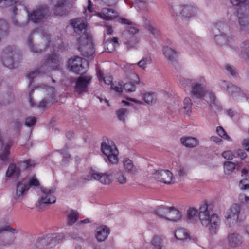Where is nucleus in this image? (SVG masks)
<instances>
[{"label": "nucleus", "instance_id": "412c9836", "mask_svg": "<svg viewBox=\"0 0 249 249\" xmlns=\"http://www.w3.org/2000/svg\"><path fill=\"white\" fill-rule=\"evenodd\" d=\"M29 189V187H28L27 184V179L24 178L22 181L18 182L16 191L15 199H18L21 196L26 193Z\"/></svg>", "mask_w": 249, "mask_h": 249}, {"label": "nucleus", "instance_id": "f8f14e48", "mask_svg": "<svg viewBox=\"0 0 249 249\" xmlns=\"http://www.w3.org/2000/svg\"><path fill=\"white\" fill-rule=\"evenodd\" d=\"M173 12L177 15L181 14L183 16L189 18L195 14V8L191 5H180L177 3L171 6Z\"/></svg>", "mask_w": 249, "mask_h": 249}, {"label": "nucleus", "instance_id": "7c9ffc66", "mask_svg": "<svg viewBox=\"0 0 249 249\" xmlns=\"http://www.w3.org/2000/svg\"><path fill=\"white\" fill-rule=\"evenodd\" d=\"M123 166L125 171L130 174H135L137 172V168L134 165L132 161L128 158L124 159Z\"/></svg>", "mask_w": 249, "mask_h": 249}, {"label": "nucleus", "instance_id": "bb28decb", "mask_svg": "<svg viewBox=\"0 0 249 249\" xmlns=\"http://www.w3.org/2000/svg\"><path fill=\"white\" fill-rule=\"evenodd\" d=\"M228 238L230 245L232 247L240 246L243 242L242 237L236 233L230 234Z\"/></svg>", "mask_w": 249, "mask_h": 249}, {"label": "nucleus", "instance_id": "680f3d73", "mask_svg": "<svg viewBox=\"0 0 249 249\" xmlns=\"http://www.w3.org/2000/svg\"><path fill=\"white\" fill-rule=\"evenodd\" d=\"M225 69L227 71V73L229 75H231L232 76H235L236 74V72L235 70L232 68L231 66L229 65H227L225 66Z\"/></svg>", "mask_w": 249, "mask_h": 249}, {"label": "nucleus", "instance_id": "052dcab7", "mask_svg": "<svg viewBox=\"0 0 249 249\" xmlns=\"http://www.w3.org/2000/svg\"><path fill=\"white\" fill-rule=\"evenodd\" d=\"M239 157L241 159H244L247 157V154L244 150L238 149L235 151V158Z\"/></svg>", "mask_w": 249, "mask_h": 249}, {"label": "nucleus", "instance_id": "4468645a", "mask_svg": "<svg viewBox=\"0 0 249 249\" xmlns=\"http://www.w3.org/2000/svg\"><path fill=\"white\" fill-rule=\"evenodd\" d=\"M15 49L13 47H6L1 54V61L3 65L9 69L14 68L13 57L15 54Z\"/></svg>", "mask_w": 249, "mask_h": 249}, {"label": "nucleus", "instance_id": "aec40b11", "mask_svg": "<svg viewBox=\"0 0 249 249\" xmlns=\"http://www.w3.org/2000/svg\"><path fill=\"white\" fill-rule=\"evenodd\" d=\"M110 233L109 229L105 225L97 227L95 230V237L98 242L104 241Z\"/></svg>", "mask_w": 249, "mask_h": 249}, {"label": "nucleus", "instance_id": "3c124183", "mask_svg": "<svg viewBox=\"0 0 249 249\" xmlns=\"http://www.w3.org/2000/svg\"><path fill=\"white\" fill-rule=\"evenodd\" d=\"M40 70H41L40 71H32V72L29 73L27 75V77L28 78V79L29 80V85H30L33 82V80L34 78L40 75L41 74L42 71H42L41 69H40Z\"/></svg>", "mask_w": 249, "mask_h": 249}, {"label": "nucleus", "instance_id": "2f4dec72", "mask_svg": "<svg viewBox=\"0 0 249 249\" xmlns=\"http://www.w3.org/2000/svg\"><path fill=\"white\" fill-rule=\"evenodd\" d=\"M240 56L245 60L249 59V40H246L242 43Z\"/></svg>", "mask_w": 249, "mask_h": 249}, {"label": "nucleus", "instance_id": "5fc2aeb1", "mask_svg": "<svg viewBox=\"0 0 249 249\" xmlns=\"http://www.w3.org/2000/svg\"><path fill=\"white\" fill-rule=\"evenodd\" d=\"M230 2L235 6L242 7L245 6L249 0H229Z\"/></svg>", "mask_w": 249, "mask_h": 249}, {"label": "nucleus", "instance_id": "58836bf2", "mask_svg": "<svg viewBox=\"0 0 249 249\" xmlns=\"http://www.w3.org/2000/svg\"><path fill=\"white\" fill-rule=\"evenodd\" d=\"M224 171L225 174L230 175L236 168V164L232 162L226 161L224 163Z\"/></svg>", "mask_w": 249, "mask_h": 249}, {"label": "nucleus", "instance_id": "423d86ee", "mask_svg": "<svg viewBox=\"0 0 249 249\" xmlns=\"http://www.w3.org/2000/svg\"><path fill=\"white\" fill-rule=\"evenodd\" d=\"M68 65L71 71L76 74H82L86 71L88 62L85 59L75 56L69 59Z\"/></svg>", "mask_w": 249, "mask_h": 249}, {"label": "nucleus", "instance_id": "603ef678", "mask_svg": "<svg viewBox=\"0 0 249 249\" xmlns=\"http://www.w3.org/2000/svg\"><path fill=\"white\" fill-rule=\"evenodd\" d=\"M123 89L127 92H133L136 90V87L135 84L131 82L125 83L123 85Z\"/></svg>", "mask_w": 249, "mask_h": 249}, {"label": "nucleus", "instance_id": "37998d69", "mask_svg": "<svg viewBox=\"0 0 249 249\" xmlns=\"http://www.w3.org/2000/svg\"><path fill=\"white\" fill-rule=\"evenodd\" d=\"M97 75L99 80H102L104 81L105 84L107 85H110L112 84V77L110 76H104L102 74L101 70H97Z\"/></svg>", "mask_w": 249, "mask_h": 249}, {"label": "nucleus", "instance_id": "1a4fd4ad", "mask_svg": "<svg viewBox=\"0 0 249 249\" xmlns=\"http://www.w3.org/2000/svg\"><path fill=\"white\" fill-rule=\"evenodd\" d=\"M18 233L17 230L12 228L9 225L0 226V238L5 245L13 243L16 238L15 234Z\"/></svg>", "mask_w": 249, "mask_h": 249}, {"label": "nucleus", "instance_id": "79ce46f5", "mask_svg": "<svg viewBox=\"0 0 249 249\" xmlns=\"http://www.w3.org/2000/svg\"><path fill=\"white\" fill-rule=\"evenodd\" d=\"M163 240V239L161 236L158 235L154 236L151 242V245L153 246L152 249H158V248L163 246L162 245Z\"/></svg>", "mask_w": 249, "mask_h": 249}, {"label": "nucleus", "instance_id": "f3484780", "mask_svg": "<svg viewBox=\"0 0 249 249\" xmlns=\"http://www.w3.org/2000/svg\"><path fill=\"white\" fill-rule=\"evenodd\" d=\"M56 2L54 9V14L57 16H63L67 14L70 10V6L67 4V0H52Z\"/></svg>", "mask_w": 249, "mask_h": 249}, {"label": "nucleus", "instance_id": "7ed1b4c3", "mask_svg": "<svg viewBox=\"0 0 249 249\" xmlns=\"http://www.w3.org/2000/svg\"><path fill=\"white\" fill-rule=\"evenodd\" d=\"M185 91H190L193 98L202 99L207 93L206 81L204 77L195 79H186L180 81Z\"/></svg>", "mask_w": 249, "mask_h": 249}, {"label": "nucleus", "instance_id": "f257e3e1", "mask_svg": "<svg viewBox=\"0 0 249 249\" xmlns=\"http://www.w3.org/2000/svg\"><path fill=\"white\" fill-rule=\"evenodd\" d=\"M71 25L74 28V31L80 36L77 39L78 50L82 55L84 57L90 58L92 56L94 53L92 37L86 32L87 23L85 20L82 18H77L72 20Z\"/></svg>", "mask_w": 249, "mask_h": 249}, {"label": "nucleus", "instance_id": "6e6d98bb", "mask_svg": "<svg viewBox=\"0 0 249 249\" xmlns=\"http://www.w3.org/2000/svg\"><path fill=\"white\" fill-rule=\"evenodd\" d=\"M238 199L241 203L243 204H249V196L245 193H241L238 196Z\"/></svg>", "mask_w": 249, "mask_h": 249}, {"label": "nucleus", "instance_id": "f704fd0d", "mask_svg": "<svg viewBox=\"0 0 249 249\" xmlns=\"http://www.w3.org/2000/svg\"><path fill=\"white\" fill-rule=\"evenodd\" d=\"M20 170L19 168L14 164H10L6 172V176L8 177L16 176L18 177L20 174Z\"/></svg>", "mask_w": 249, "mask_h": 249}, {"label": "nucleus", "instance_id": "338daca9", "mask_svg": "<svg viewBox=\"0 0 249 249\" xmlns=\"http://www.w3.org/2000/svg\"><path fill=\"white\" fill-rule=\"evenodd\" d=\"M148 30L149 32L153 35L154 36H157L159 34L158 30L153 26H149Z\"/></svg>", "mask_w": 249, "mask_h": 249}, {"label": "nucleus", "instance_id": "0eeeda50", "mask_svg": "<svg viewBox=\"0 0 249 249\" xmlns=\"http://www.w3.org/2000/svg\"><path fill=\"white\" fill-rule=\"evenodd\" d=\"M54 192L55 188L53 187L41 189V195L38 200V205L36 206L38 211H42V206L43 205L53 204L56 202V198L53 195Z\"/></svg>", "mask_w": 249, "mask_h": 249}, {"label": "nucleus", "instance_id": "9b49d317", "mask_svg": "<svg viewBox=\"0 0 249 249\" xmlns=\"http://www.w3.org/2000/svg\"><path fill=\"white\" fill-rule=\"evenodd\" d=\"M153 176V178L165 184H170L173 183V174L169 170L162 169L154 170Z\"/></svg>", "mask_w": 249, "mask_h": 249}, {"label": "nucleus", "instance_id": "a211bd4d", "mask_svg": "<svg viewBox=\"0 0 249 249\" xmlns=\"http://www.w3.org/2000/svg\"><path fill=\"white\" fill-rule=\"evenodd\" d=\"M58 234H49L39 238L36 242V246L37 248H42L51 244H55L54 238L57 237Z\"/></svg>", "mask_w": 249, "mask_h": 249}, {"label": "nucleus", "instance_id": "e433bc0d", "mask_svg": "<svg viewBox=\"0 0 249 249\" xmlns=\"http://www.w3.org/2000/svg\"><path fill=\"white\" fill-rule=\"evenodd\" d=\"M168 209V207L163 205L159 206L156 207L153 211V213L157 215L166 219Z\"/></svg>", "mask_w": 249, "mask_h": 249}, {"label": "nucleus", "instance_id": "69168bd1", "mask_svg": "<svg viewBox=\"0 0 249 249\" xmlns=\"http://www.w3.org/2000/svg\"><path fill=\"white\" fill-rule=\"evenodd\" d=\"M43 39H45L46 41V46L47 47H49L51 42V35L48 34H44L43 35Z\"/></svg>", "mask_w": 249, "mask_h": 249}, {"label": "nucleus", "instance_id": "a19ab883", "mask_svg": "<svg viewBox=\"0 0 249 249\" xmlns=\"http://www.w3.org/2000/svg\"><path fill=\"white\" fill-rule=\"evenodd\" d=\"M78 218V213L76 211L72 210L68 215L67 224L70 226L75 223Z\"/></svg>", "mask_w": 249, "mask_h": 249}, {"label": "nucleus", "instance_id": "a18cd8bd", "mask_svg": "<svg viewBox=\"0 0 249 249\" xmlns=\"http://www.w3.org/2000/svg\"><path fill=\"white\" fill-rule=\"evenodd\" d=\"M34 31H32L29 36L27 40V44L31 51L34 53H38V48L34 45L33 42V35Z\"/></svg>", "mask_w": 249, "mask_h": 249}, {"label": "nucleus", "instance_id": "393cba45", "mask_svg": "<svg viewBox=\"0 0 249 249\" xmlns=\"http://www.w3.org/2000/svg\"><path fill=\"white\" fill-rule=\"evenodd\" d=\"M13 144L12 141L10 140L4 145V148L0 153V160L3 162H6L9 160L10 154V149Z\"/></svg>", "mask_w": 249, "mask_h": 249}, {"label": "nucleus", "instance_id": "0e129e2a", "mask_svg": "<svg viewBox=\"0 0 249 249\" xmlns=\"http://www.w3.org/2000/svg\"><path fill=\"white\" fill-rule=\"evenodd\" d=\"M111 89L117 92H121L123 91V88L119 84L112 83L111 84Z\"/></svg>", "mask_w": 249, "mask_h": 249}, {"label": "nucleus", "instance_id": "774afa93", "mask_svg": "<svg viewBox=\"0 0 249 249\" xmlns=\"http://www.w3.org/2000/svg\"><path fill=\"white\" fill-rule=\"evenodd\" d=\"M117 181L120 184H124L126 182V178L123 175H119L117 177Z\"/></svg>", "mask_w": 249, "mask_h": 249}, {"label": "nucleus", "instance_id": "cd10ccee", "mask_svg": "<svg viewBox=\"0 0 249 249\" xmlns=\"http://www.w3.org/2000/svg\"><path fill=\"white\" fill-rule=\"evenodd\" d=\"M124 43L128 49H135L137 48L139 39L135 36L123 37Z\"/></svg>", "mask_w": 249, "mask_h": 249}, {"label": "nucleus", "instance_id": "4c0bfd02", "mask_svg": "<svg viewBox=\"0 0 249 249\" xmlns=\"http://www.w3.org/2000/svg\"><path fill=\"white\" fill-rule=\"evenodd\" d=\"M175 237L179 240H184L189 237L187 231L184 229H178L175 232Z\"/></svg>", "mask_w": 249, "mask_h": 249}, {"label": "nucleus", "instance_id": "49530a36", "mask_svg": "<svg viewBox=\"0 0 249 249\" xmlns=\"http://www.w3.org/2000/svg\"><path fill=\"white\" fill-rule=\"evenodd\" d=\"M128 110L126 108H121L116 111V114L118 119L120 121H124L126 117Z\"/></svg>", "mask_w": 249, "mask_h": 249}, {"label": "nucleus", "instance_id": "4d7b16f0", "mask_svg": "<svg viewBox=\"0 0 249 249\" xmlns=\"http://www.w3.org/2000/svg\"><path fill=\"white\" fill-rule=\"evenodd\" d=\"M23 166L27 169H30L35 167L36 163L31 159H28L22 162Z\"/></svg>", "mask_w": 249, "mask_h": 249}, {"label": "nucleus", "instance_id": "2eb2a0df", "mask_svg": "<svg viewBox=\"0 0 249 249\" xmlns=\"http://www.w3.org/2000/svg\"><path fill=\"white\" fill-rule=\"evenodd\" d=\"M91 77L89 75L79 77L75 81V91L82 94L88 91V86L90 84Z\"/></svg>", "mask_w": 249, "mask_h": 249}, {"label": "nucleus", "instance_id": "6e6552de", "mask_svg": "<svg viewBox=\"0 0 249 249\" xmlns=\"http://www.w3.org/2000/svg\"><path fill=\"white\" fill-rule=\"evenodd\" d=\"M49 15V10L46 6H40L28 14V19L34 23H39L44 22Z\"/></svg>", "mask_w": 249, "mask_h": 249}, {"label": "nucleus", "instance_id": "a878e982", "mask_svg": "<svg viewBox=\"0 0 249 249\" xmlns=\"http://www.w3.org/2000/svg\"><path fill=\"white\" fill-rule=\"evenodd\" d=\"M181 143L185 147L193 148L199 144V141L196 138L191 137H183L180 138Z\"/></svg>", "mask_w": 249, "mask_h": 249}, {"label": "nucleus", "instance_id": "8fccbe9b", "mask_svg": "<svg viewBox=\"0 0 249 249\" xmlns=\"http://www.w3.org/2000/svg\"><path fill=\"white\" fill-rule=\"evenodd\" d=\"M27 184L29 188L34 187H38L40 186V183L35 176L30 178L29 181L27 180Z\"/></svg>", "mask_w": 249, "mask_h": 249}, {"label": "nucleus", "instance_id": "b1692460", "mask_svg": "<svg viewBox=\"0 0 249 249\" xmlns=\"http://www.w3.org/2000/svg\"><path fill=\"white\" fill-rule=\"evenodd\" d=\"M152 63L151 53L147 52L143 55L141 60L137 63V65L143 70H145Z\"/></svg>", "mask_w": 249, "mask_h": 249}, {"label": "nucleus", "instance_id": "c756f323", "mask_svg": "<svg viewBox=\"0 0 249 249\" xmlns=\"http://www.w3.org/2000/svg\"><path fill=\"white\" fill-rule=\"evenodd\" d=\"M222 88L225 89L227 91L231 94L232 95L235 93H239L241 91L240 88L237 87L231 83H229L225 81H223L221 83Z\"/></svg>", "mask_w": 249, "mask_h": 249}, {"label": "nucleus", "instance_id": "de8ad7c7", "mask_svg": "<svg viewBox=\"0 0 249 249\" xmlns=\"http://www.w3.org/2000/svg\"><path fill=\"white\" fill-rule=\"evenodd\" d=\"M20 1V0H0V7L11 6Z\"/></svg>", "mask_w": 249, "mask_h": 249}, {"label": "nucleus", "instance_id": "c85d7f7f", "mask_svg": "<svg viewBox=\"0 0 249 249\" xmlns=\"http://www.w3.org/2000/svg\"><path fill=\"white\" fill-rule=\"evenodd\" d=\"M162 51L164 56L167 59L171 62L176 60V58L177 57V53L174 49L168 46H164Z\"/></svg>", "mask_w": 249, "mask_h": 249}, {"label": "nucleus", "instance_id": "473e14b6", "mask_svg": "<svg viewBox=\"0 0 249 249\" xmlns=\"http://www.w3.org/2000/svg\"><path fill=\"white\" fill-rule=\"evenodd\" d=\"M199 217V211L195 208H190L187 210V217L190 222H196Z\"/></svg>", "mask_w": 249, "mask_h": 249}, {"label": "nucleus", "instance_id": "13d9d810", "mask_svg": "<svg viewBox=\"0 0 249 249\" xmlns=\"http://www.w3.org/2000/svg\"><path fill=\"white\" fill-rule=\"evenodd\" d=\"M36 122V119L35 117H29L26 119L25 124L28 127H31L35 125Z\"/></svg>", "mask_w": 249, "mask_h": 249}, {"label": "nucleus", "instance_id": "9d476101", "mask_svg": "<svg viewBox=\"0 0 249 249\" xmlns=\"http://www.w3.org/2000/svg\"><path fill=\"white\" fill-rule=\"evenodd\" d=\"M118 21L122 24L128 25L122 33L123 37L128 38L129 36H135V35L139 32L138 26L129 19L120 18L118 19Z\"/></svg>", "mask_w": 249, "mask_h": 249}, {"label": "nucleus", "instance_id": "ea45409f", "mask_svg": "<svg viewBox=\"0 0 249 249\" xmlns=\"http://www.w3.org/2000/svg\"><path fill=\"white\" fill-rule=\"evenodd\" d=\"M239 23L241 30H246L249 24V19L248 16L246 15L239 16Z\"/></svg>", "mask_w": 249, "mask_h": 249}, {"label": "nucleus", "instance_id": "f03ea898", "mask_svg": "<svg viewBox=\"0 0 249 249\" xmlns=\"http://www.w3.org/2000/svg\"><path fill=\"white\" fill-rule=\"evenodd\" d=\"M199 219L202 225L207 228L212 235L215 234L219 229L220 219L215 213L211 212V209L207 202H204L199 208Z\"/></svg>", "mask_w": 249, "mask_h": 249}, {"label": "nucleus", "instance_id": "72a5a7b5", "mask_svg": "<svg viewBox=\"0 0 249 249\" xmlns=\"http://www.w3.org/2000/svg\"><path fill=\"white\" fill-rule=\"evenodd\" d=\"M55 100L54 94L53 93L48 98L43 99L38 105V107L46 109L54 102Z\"/></svg>", "mask_w": 249, "mask_h": 249}, {"label": "nucleus", "instance_id": "39448f33", "mask_svg": "<svg viewBox=\"0 0 249 249\" xmlns=\"http://www.w3.org/2000/svg\"><path fill=\"white\" fill-rule=\"evenodd\" d=\"M101 149L107 157L108 162L112 164H117L118 162V151L112 142L104 141L101 144Z\"/></svg>", "mask_w": 249, "mask_h": 249}, {"label": "nucleus", "instance_id": "6ab92c4d", "mask_svg": "<svg viewBox=\"0 0 249 249\" xmlns=\"http://www.w3.org/2000/svg\"><path fill=\"white\" fill-rule=\"evenodd\" d=\"M95 15L105 20H110L118 16L117 12L112 9L104 8L100 12H96Z\"/></svg>", "mask_w": 249, "mask_h": 249}, {"label": "nucleus", "instance_id": "09e8293b", "mask_svg": "<svg viewBox=\"0 0 249 249\" xmlns=\"http://www.w3.org/2000/svg\"><path fill=\"white\" fill-rule=\"evenodd\" d=\"M216 132L218 135L221 138L228 141L230 140V137L228 135L224 129L222 127H217L216 128Z\"/></svg>", "mask_w": 249, "mask_h": 249}, {"label": "nucleus", "instance_id": "864d4df0", "mask_svg": "<svg viewBox=\"0 0 249 249\" xmlns=\"http://www.w3.org/2000/svg\"><path fill=\"white\" fill-rule=\"evenodd\" d=\"M222 157L228 160H232L235 158V151L232 152L230 150L224 151L222 153Z\"/></svg>", "mask_w": 249, "mask_h": 249}, {"label": "nucleus", "instance_id": "4be33fe9", "mask_svg": "<svg viewBox=\"0 0 249 249\" xmlns=\"http://www.w3.org/2000/svg\"><path fill=\"white\" fill-rule=\"evenodd\" d=\"M181 213L174 207H168L166 219L176 222L181 219Z\"/></svg>", "mask_w": 249, "mask_h": 249}, {"label": "nucleus", "instance_id": "5701e85b", "mask_svg": "<svg viewBox=\"0 0 249 249\" xmlns=\"http://www.w3.org/2000/svg\"><path fill=\"white\" fill-rule=\"evenodd\" d=\"M92 178L95 180L99 181L103 184H109L111 181V175H107L105 173H93L92 174L91 178Z\"/></svg>", "mask_w": 249, "mask_h": 249}, {"label": "nucleus", "instance_id": "ddd939ff", "mask_svg": "<svg viewBox=\"0 0 249 249\" xmlns=\"http://www.w3.org/2000/svg\"><path fill=\"white\" fill-rule=\"evenodd\" d=\"M240 211V206L237 204H232L228 211L225 217L230 227L231 226V224H233L237 222Z\"/></svg>", "mask_w": 249, "mask_h": 249}, {"label": "nucleus", "instance_id": "dca6fc26", "mask_svg": "<svg viewBox=\"0 0 249 249\" xmlns=\"http://www.w3.org/2000/svg\"><path fill=\"white\" fill-rule=\"evenodd\" d=\"M59 61L56 54H53L48 56L47 59L45 61L43 64L40 67V69L42 71L48 70L55 69L58 68Z\"/></svg>", "mask_w": 249, "mask_h": 249}, {"label": "nucleus", "instance_id": "e2e57ef3", "mask_svg": "<svg viewBox=\"0 0 249 249\" xmlns=\"http://www.w3.org/2000/svg\"><path fill=\"white\" fill-rule=\"evenodd\" d=\"M118 44V38L117 37H113V38H112L111 41L108 42V43H107V46H108V45H112V49L109 50L108 48V47H107V51L108 52H111L112 51V50H113L114 49V46H115V44Z\"/></svg>", "mask_w": 249, "mask_h": 249}, {"label": "nucleus", "instance_id": "bf43d9fd", "mask_svg": "<svg viewBox=\"0 0 249 249\" xmlns=\"http://www.w3.org/2000/svg\"><path fill=\"white\" fill-rule=\"evenodd\" d=\"M249 180L247 179H243L239 182V187L241 190L249 189Z\"/></svg>", "mask_w": 249, "mask_h": 249}, {"label": "nucleus", "instance_id": "c03bdc74", "mask_svg": "<svg viewBox=\"0 0 249 249\" xmlns=\"http://www.w3.org/2000/svg\"><path fill=\"white\" fill-rule=\"evenodd\" d=\"M192 102L190 98L186 97L183 101V108L186 111V114L189 115L191 112Z\"/></svg>", "mask_w": 249, "mask_h": 249}, {"label": "nucleus", "instance_id": "c9c22d12", "mask_svg": "<svg viewBox=\"0 0 249 249\" xmlns=\"http://www.w3.org/2000/svg\"><path fill=\"white\" fill-rule=\"evenodd\" d=\"M142 99L148 105H153L157 101V97L154 92H146L142 95Z\"/></svg>", "mask_w": 249, "mask_h": 249}, {"label": "nucleus", "instance_id": "20e7f679", "mask_svg": "<svg viewBox=\"0 0 249 249\" xmlns=\"http://www.w3.org/2000/svg\"><path fill=\"white\" fill-rule=\"evenodd\" d=\"M229 30V27L225 23L221 21L216 23L212 30L214 36V39L218 44L229 45L231 43L232 38L227 37L225 35V32Z\"/></svg>", "mask_w": 249, "mask_h": 249}]
</instances>
